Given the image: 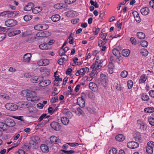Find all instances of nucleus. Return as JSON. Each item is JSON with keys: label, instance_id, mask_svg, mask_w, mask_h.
<instances>
[{"label": "nucleus", "instance_id": "nucleus-1", "mask_svg": "<svg viewBox=\"0 0 154 154\" xmlns=\"http://www.w3.org/2000/svg\"><path fill=\"white\" fill-rule=\"evenodd\" d=\"M26 97L28 101H35L38 100L35 91H28L26 92Z\"/></svg>", "mask_w": 154, "mask_h": 154}, {"label": "nucleus", "instance_id": "nucleus-2", "mask_svg": "<svg viewBox=\"0 0 154 154\" xmlns=\"http://www.w3.org/2000/svg\"><path fill=\"white\" fill-rule=\"evenodd\" d=\"M101 78L100 82L104 87H105L108 82L107 76L104 74H101L100 75Z\"/></svg>", "mask_w": 154, "mask_h": 154}, {"label": "nucleus", "instance_id": "nucleus-3", "mask_svg": "<svg viewBox=\"0 0 154 154\" xmlns=\"http://www.w3.org/2000/svg\"><path fill=\"white\" fill-rule=\"evenodd\" d=\"M6 108L11 111H15L17 109V106L12 103H8L5 105Z\"/></svg>", "mask_w": 154, "mask_h": 154}, {"label": "nucleus", "instance_id": "nucleus-4", "mask_svg": "<svg viewBox=\"0 0 154 154\" xmlns=\"http://www.w3.org/2000/svg\"><path fill=\"white\" fill-rule=\"evenodd\" d=\"M17 23V21L15 20L8 19L5 22V24L7 27H12L16 25Z\"/></svg>", "mask_w": 154, "mask_h": 154}, {"label": "nucleus", "instance_id": "nucleus-5", "mask_svg": "<svg viewBox=\"0 0 154 154\" xmlns=\"http://www.w3.org/2000/svg\"><path fill=\"white\" fill-rule=\"evenodd\" d=\"M50 126L52 129L56 131H59L61 129V125L57 122L54 121L51 122Z\"/></svg>", "mask_w": 154, "mask_h": 154}, {"label": "nucleus", "instance_id": "nucleus-6", "mask_svg": "<svg viewBox=\"0 0 154 154\" xmlns=\"http://www.w3.org/2000/svg\"><path fill=\"white\" fill-rule=\"evenodd\" d=\"M4 122H5L7 127V126L13 127L15 125V123L14 121L9 118L5 119Z\"/></svg>", "mask_w": 154, "mask_h": 154}, {"label": "nucleus", "instance_id": "nucleus-7", "mask_svg": "<svg viewBox=\"0 0 154 154\" xmlns=\"http://www.w3.org/2000/svg\"><path fill=\"white\" fill-rule=\"evenodd\" d=\"M128 147L131 149H135L137 148L139 146V144L138 143L132 141L128 142L127 144Z\"/></svg>", "mask_w": 154, "mask_h": 154}, {"label": "nucleus", "instance_id": "nucleus-8", "mask_svg": "<svg viewBox=\"0 0 154 154\" xmlns=\"http://www.w3.org/2000/svg\"><path fill=\"white\" fill-rule=\"evenodd\" d=\"M137 128L139 129H140L143 130H145L147 126L145 125L143 122L140 120H138L137 121Z\"/></svg>", "mask_w": 154, "mask_h": 154}, {"label": "nucleus", "instance_id": "nucleus-9", "mask_svg": "<svg viewBox=\"0 0 154 154\" xmlns=\"http://www.w3.org/2000/svg\"><path fill=\"white\" fill-rule=\"evenodd\" d=\"M43 80V77L42 76H36L30 79L31 81L33 83L39 82Z\"/></svg>", "mask_w": 154, "mask_h": 154}, {"label": "nucleus", "instance_id": "nucleus-10", "mask_svg": "<svg viewBox=\"0 0 154 154\" xmlns=\"http://www.w3.org/2000/svg\"><path fill=\"white\" fill-rule=\"evenodd\" d=\"M85 95L84 93H82V96L81 97H79L77 99V102L79 106L81 107H83L85 105V101L84 99L83 98V95Z\"/></svg>", "mask_w": 154, "mask_h": 154}, {"label": "nucleus", "instance_id": "nucleus-11", "mask_svg": "<svg viewBox=\"0 0 154 154\" xmlns=\"http://www.w3.org/2000/svg\"><path fill=\"white\" fill-rule=\"evenodd\" d=\"M51 143L57 144L61 142V140L59 138L54 136H51L50 138Z\"/></svg>", "mask_w": 154, "mask_h": 154}, {"label": "nucleus", "instance_id": "nucleus-12", "mask_svg": "<svg viewBox=\"0 0 154 154\" xmlns=\"http://www.w3.org/2000/svg\"><path fill=\"white\" fill-rule=\"evenodd\" d=\"M89 88L93 91H96L98 89L97 85L95 83L91 82L89 85Z\"/></svg>", "mask_w": 154, "mask_h": 154}, {"label": "nucleus", "instance_id": "nucleus-13", "mask_svg": "<svg viewBox=\"0 0 154 154\" xmlns=\"http://www.w3.org/2000/svg\"><path fill=\"white\" fill-rule=\"evenodd\" d=\"M48 32L46 31L39 32L36 34V37H45L49 36Z\"/></svg>", "mask_w": 154, "mask_h": 154}, {"label": "nucleus", "instance_id": "nucleus-14", "mask_svg": "<svg viewBox=\"0 0 154 154\" xmlns=\"http://www.w3.org/2000/svg\"><path fill=\"white\" fill-rule=\"evenodd\" d=\"M31 54L30 53H27L24 54L23 57V61L24 62H28L31 58Z\"/></svg>", "mask_w": 154, "mask_h": 154}, {"label": "nucleus", "instance_id": "nucleus-15", "mask_svg": "<svg viewBox=\"0 0 154 154\" xmlns=\"http://www.w3.org/2000/svg\"><path fill=\"white\" fill-rule=\"evenodd\" d=\"M34 7V4L32 2L28 3L25 6L24 8V10L26 11H29L32 9Z\"/></svg>", "mask_w": 154, "mask_h": 154}, {"label": "nucleus", "instance_id": "nucleus-16", "mask_svg": "<svg viewBox=\"0 0 154 154\" xmlns=\"http://www.w3.org/2000/svg\"><path fill=\"white\" fill-rule=\"evenodd\" d=\"M132 14L134 15L136 21L138 23L140 22L141 19L139 16V13L136 11H134L133 12Z\"/></svg>", "mask_w": 154, "mask_h": 154}, {"label": "nucleus", "instance_id": "nucleus-17", "mask_svg": "<svg viewBox=\"0 0 154 154\" xmlns=\"http://www.w3.org/2000/svg\"><path fill=\"white\" fill-rule=\"evenodd\" d=\"M149 12V8L147 7H145L142 8L140 10L141 13L144 15H146L148 14Z\"/></svg>", "mask_w": 154, "mask_h": 154}, {"label": "nucleus", "instance_id": "nucleus-18", "mask_svg": "<svg viewBox=\"0 0 154 154\" xmlns=\"http://www.w3.org/2000/svg\"><path fill=\"white\" fill-rule=\"evenodd\" d=\"M40 149L44 153H46L49 151L48 146L45 144H42L40 146Z\"/></svg>", "mask_w": 154, "mask_h": 154}, {"label": "nucleus", "instance_id": "nucleus-19", "mask_svg": "<svg viewBox=\"0 0 154 154\" xmlns=\"http://www.w3.org/2000/svg\"><path fill=\"white\" fill-rule=\"evenodd\" d=\"M134 138L136 141L140 142L142 140L140 134L139 132L136 133L134 135Z\"/></svg>", "mask_w": 154, "mask_h": 154}, {"label": "nucleus", "instance_id": "nucleus-20", "mask_svg": "<svg viewBox=\"0 0 154 154\" xmlns=\"http://www.w3.org/2000/svg\"><path fill=\"white\" fill-rule=\"evenodd\" d=\"M51 20L54 22L58 21L60 19V16L58 14H55L51 17Z\"/></svg>", "mask_w": 154, "mask_h": 154}, {"label": "nucleus", "instance_id": "nucleus-21", "mask_svg": "<svg viewBox=\"0 0 154 154\" xmlns=\"http://www.w3.org/2000/svg\"><path fill=\"white\" fill-rule=\"evenodd\" d=\"M147 77L146 75H143L140 77L139 80V83L140 84H142L145 83L146 79Z\"/></svg>", "mask_w": 154, "mask_h": 154}, {"label": "nucleus", "instance_id": "nucleus-22", "mask_svg": "<svg viewBox=\"0 0 154 154\" xmlns=\"http://www.w3.org/2000/svg\"><path fill=\"white\" fill-rule=\"evenodd\" d=\"M37 37L36 36L29 37L27 38L26 41L29 43L33 42L36 40H38Z\"/></svg>", "mask_w": 154, "mask_h": 154}, {"label": "nucleus", "instance_id": "nucleus-23", "mask_svg": "<svg viewBox=\"0 0 154 154\" xmlns=\"http://www.w3.org/2000/svg\"><path fill=\"white\" fill-rule=\"evenodd\" d=\"M69 50L68 47H66L63 49H60L59 55L60 56L65 55V54Z\"/></svg>", "mask_w": 154, "mask_h": 154}, {"label": "nucleus", "instance_id": "nucleus-24", "mask_svg": "<svg viewBox=\"0 0 154 154\" xmlns=\"http://www.w3.org/2000/svg\"><path fill=\"white\" fill-rule=\"evenodd\" d=\"M31 140L38 143L40 142V139L38 136H34L31 138Z\"/></svg>", "mask_w": 154, "mask_h": 154}, {"label": "nucleus", "instance_id": "nucleus-25", "mask_svg": "<svg viewBox=\"0 0 154 154\" xmlns=\"http://www.w3.org/2000/svg\"><path fill=\"white\" fill-rule=\"evenodd\" d=\"M116 140L119 141H122L125 139L124 136L122 134L117 135L116 137Z\"/></svg>", "mask_w": 154, "mask_h": 154}, {"label": "nucleus", "instance_id": "nucleus-26", "mask_svg": "<svg viewBox=\"0 0 154 154\" xmlns=\"http://www.w3.org/2000/svg\"><path fill=\"white\" fill-rule=\"evenodd\" d=\"M30 105V104L28 102H23L20 107L22 108H28Z\"/></svg>", "mask_w": 154, "mask_h": 154}, {"label": "nucleus", "instance_id": "nucleus-27", "mask_svg": "<svg viewBox=\"0 0 154 154\" xmlns=\"http://www.w3.org/2000/svg\"><path fill=\"white\" fill-rule=\"evenodd\" d=\"M29 143V145H30V146L31 148H32L33 149H35L38 148V143H36L35 142L32 141L31 140H30V141Z\"/></svg>", "mask_w": 154, "mask_h": 154}, {"label": "nucleus", "instance_id": "nucleus-28", "mask_svg": "<svg viewBox=\"0 0 154 154\" xmlns=\"http://www.w3.org/2000/svg\"><path fill=\"white\" fill-rule=\"evenodd\" d=\"M42 8L40 7H36L32 9V11L34 14H37L41 11Z\"/></svg>", "mask_w": 154, "mask_h": 154}, {"label": "nucleus", "instance_id": "nucleus-29", "mask_svg": "<svg viewBox=\"0 0 154 154\" xmlns=\"http://www.w3.org/2000/svg\"><path fill=\"white\" fill-rule=\"evenodd\" d=\"M130 53V51L128 49H125L122 51V55L124 57H128Z\"/></svg>", "mask_w": 154, "mask_h": 154}, {"label": "nucleus", "instance_id": "nucleus-30", "mask_svg": "<svg viewBox=\"0 0 154 154\" xmlns=\"http://www.w3.org/2000/svg\"><path fill=\"white\" fill-rule=\"evenodd\" d=\"M62 123L64 125H66L69 123V119L66 117H62L61 119Z\"/></svg>", "mask_w": 154, "mask_h": 154}, {"label": "nucleus", "instance_id": "nucleus-31", "mask_svg": "<svg viewBox=\"0 0 154 154\" xmlns=\"http://www.w3.org/2000/svg\"><path fill=\"white\" fill-rule=\"evenodd\" d=\"M113 54L116 56L118 57L120 54L119 51L116 48H114L112 50Z\"/></svg>", "mask_w": 154, "mask_h": 154}, {"label": "nucleus", "instance_id": "nucleus-32", "mask_svg": "<svg viewBox=\"0 0 154 154\" xmlns=\"http://www.w3.org/2000/svg\"><path fill=\"white\" fill-rule=\"evenodd\" d=\"M137 37L140 39H143L145 37V34L141 32H137Z\"/></svg>", "mask_w": 154, "mask_h": 154}, {"label": "nucleus", "instance_id": "nucleus-33", "mask_svg": "<svg viewBox=\"0 0 154 154\" xmlns=\"http://www.w3.org/2000/svg\"><path fill=\"white\" fill-rule=\"evenodd\" d=\"M48 45L47 44H42L39 46V48L42 50H46L48 49Z\"/></svg>", "mask_w": 154, "mask_h": 154}, {"label": "nucleus", "instance_id": "nucleus-34", "mask_svg": "<svg viewBox=\"0 0 154 154\" xmlns=\"http://www.w3.org/2000/svg\"><path fill=\"white\" fill-rule=\"evenodd\" d=\"M75 112L76 114L78 116H80L81 115H83V112L82 110L80 108H78L75 110Z\"/></svg>", "mask_w": 154, "mask_h": 154}, {"label": "nucleus", "instance_id": "nucleus-35", "mask_svg": "<svg viewBox=\"0 0 154 154\" xmlns=\"http://www.w3.org/2000/svg\"><path fill=\"white\" fill-rule=\"evenodd\" d=\"M145 112L147 113H152L154 112V107H148L144 109Z\"/></svg>", "mask_w": 154, "mask_h": 154}, {"label": "nucleus", "instance_id": "nucleus-36", "mask_svg": "<svg viewBox=\"0 0 154 154\" xmlns=\"http://www.w3.org/2000/svg\"><path fill=\"white\" fill-rule=\"evenodd\" d=\"M140 53L143 56H146L148 55L149 52L146 49L143 48L141 50Z\"/></svg>", "mask_w": 154, "mask_h": 154}, {"label": "nucleus", "instance_id": "nucleus-37", "mask_svg": "<svg viewBox=\"0 0 154 154\" xmlns=\"http://www.w3.org/2000/svg\"><path fill=\"white\" fill-rule=\"evenodd\" d=\"M146 151L148 154H152L153 152V149L151 147L147 146L146 148Z\"/></svg>", "mask_w": 154, "mask_h": 154}, {"label": "nucleus", "instance_id": "nucleus-38", "mask_svg": "<svg viewBox=\"0 0 154 154\" xmlns=\"http://www.w3.org/2000/svg\"><path fill=\"white\" fill-rule=\"evenodd\" d=\"M141 98L144 101H147L149 100V96L146 94H143L141 96Z\"/></svg>", "mask_w": 154, "mask_h": 154}, {"label": "nucleus", "instance_id": "nucleus-39", "mask_svg": "<svg viewBox=\"0 0 154 154\" xmlns=\"http://www.w3.org/2000/svg\"><path fill=\"white\" fill-rule=\"evenodd\" d=\"M32 16L30 15H27L24 16L23 17V19L26 21H28L31 19Z\"/></svg>", "mask_w": 154, "mask_h": 154}, {"label": "nucleus", "instance_id": "nucleus-40", "mask_svg": "<svg viewBox=\"0 0 154 154\" xmlns=\"http://www.w3.org/2000/svg\"><path fill=\"white\" fill-rule=\"evenodd\" d=\"M128 75V72L127 71L124 70L122 71L121 73V76L123 78H126Z\"/></svg>", "mask_w": 154, "mask_h": 154}, {"label": "nucleus", "instance_id": "nucleus-41", "mask_svg": "<svg viewBox=\"0 0 154 154\" xmlns=\"http://www.w3.org/2000/svg\"><path fill=\"white\" fill-rule=\"evenodd\" d=\"M133 82L132 80H129L127 82V85L128 89H131L133 86Z\"/></svg>", "mask_w": 154, "mask_h": 154}, {"label": "nucleus", "instance_id": "nucleus-42", "mask_svg": "<svg viewBox=\"0 0 154 154\" xmlns=\"http://www.w3.org/2000/svg\"><path fill=\"white\" fill-rule=\"evenodd\" d=\"M23 148L26 150H29L31 148L30 145H29V144L28 143H25L23 146Z\"/></svg>", "mask_w": 154, "mask_h": 154}, {"label": "nucleus", "instance_id": "nucleus-43", "mask_svg": "<svg viewBox=\"0 0 154 154\" xmlns=\"http://www.w3.org/2000/svg\"><path fill=\"white\" fill-rule=\"evenodd\" d=\"M140 44L143 47H146L148 45V43L145 40H143L140 43Z\"/></svg>", "mask_w": 154, "mask_h": 154}, {"label": "nucleus", "instance_id": "nucleus-44", "mask_svg": "<svg viewBox=\"0 0 154 154\" xmlns=\"http://www.w3.org/2000/svg\"><path fill=\"white\" fill-rule=\"evenodd\" d=\"M117 151L115 148H113L109 151V154H116Z\"/></svg>", "mask_w": 154, "mask_h": 154}, {"label": "nucleus", "instance_id": "nucleus-45", "mask_svg": "<svg viewBox=\"0 0 154 154\" xmlns=\"http://www.w3.org/2000/svg\"><path fill=\"white\" fill-rule=\"evenodd\" d=\"M0 96L2 98H5L6 99L8 100L10 98V97L8 95H7L3 93H0Z\"/></svg>", "mask_w": 154, "mask_h": 154}, {"label": "nucleus", "instance_id": "nucleus-46", "mask_svg": "<svg viewBox=\"0 0 154 154\" xmlns=\"http://www.w3.org/2000/svg\"><path fill=\"white\" fill-rule=\"evenodd\" d=\"M0 128L2 129L3 130H5L7 129V127L5 124V122H0Z\"/></svg>", "mask_w": 154, "mask_h": 154}, {"label": "nucleus", "instance_id": "nucleus-47", "mask_svg": "<svg viewBox=\"0 0 154 154\" xmlns=\"http://www.w3.org/2000/svg\"><path fill=\"white\" fill-rule=\"evenodd\" d=\"M34 29L37 30H42V24H38L35 26Z\"/></svg>", "mask_w": 154, "mask_h": 154}, {"label": "nucleus", "instance_id": "nucleus-48", "mask_svg": "<svg viewBox=\"0 0 154 154\" xmlns=\"http://www.w3.org/2000/svg\"><path fill=\"white\" fill-rule=\"evenodd\" d=\"M6 37V34L4 33H0V42L2 41L5 39Z\"/></svg>", "mask_w": 154, "mask_h": 154}, {"label": "nucleus", "instance_id": "nucleus-49", "mask_svg": "<svg viewBox=\"0 0 154 154\" xmlns=\"http://www.w3.org/2000/svg\"><path fill=\"white\" fill-rule=\"evenodd\" d=\"M149 123L152 126H154V118L150 117L148 119Z\"/></svg>", "mask_w": 154, "mask_h": 154}, {"label": "nucleus", "instance_id": "nucleus-50", "mask_svg": "<svg viewBox=\"0 0 154 154\" xmlns=\"http://www.w3.org/2000/svg\"><path fill=\"white\" fill-rule=\"evenodd\" d=\"M48 25L46 24H42V30H44L48 29Z\"/></svg>", "mask_w": 154, "mask_h": 154}, {"label": "nucleus", "instance_id": "nucleus-51", "mask_svg": "<svg viewBox=\"0 0 154 154\" xmlns=\"http://www.w3.org/2000/svg\"><path fill=\"white\" fill-rule=\"evenodd\" d=\"M100 30V28L97 27L96 28V27H94L92 29L93 32H95V35H97L98 32H99Z\"/></svg>", "mask_w": 154, "mask_h": 154}, {"label": "nucleus", "instance_id": "nucleus-52", "mask_svg": "<svg viewBox=\"0 0 154 154\" xmlns=\"http://www.w3.org/2000/svg\"><path fill=\"white\" fill-rule=\"evenodd\" d=\"M42 62L43 63V66H45L48 65L49 64V61L47 59H42Z\"/></svg>", "mask_w": 154, "mask_h": 154}, {"label": "nucleus", "instance_id": "nucleus-53", "mask_svg": "<svg viewBox=\"0 0 154 154\" xmlns=\"http://www.w3.org/2000/svg\"><path fill=\"white\" fill-rule=\"evenodd\" d=\"M91 4L92 5L94 6L95 8H98L99 5L97 4V2H94L92 0H91L90 2Z\"/></svg>", "mask_w": 154, "mask_h": 154}, {"label": "nucleus", "instance_id": "nucleus-54", "mask_svg": "<svg viewBox=\"0 0 154 154\" xmlns=\"http://www.w3.org/2000/svg\"><path fill=\"white\" fill-rule=\"evenodd\" d=\"M8 11H4L0 13V16H6L8 17Z\"/></svg>", "mask_w": 154, "mask_h": 154}, {"label": "nucleus", "instance_id": "nucleus-55", "mask_svg": "<svg viewBox=\"0 0 154 154\" xmlns=\"http://www.w3.org/2000/svg\"><path fill=\"white\" fill-rule=\"evenodd\" d=\"M62 151L63 152H64L65 153V154H71L74 152H75V151L71 150L69 151H67L64 150H62Z\"/></svg>", "mask_w": 154, "mask_h": 154}, {"label": "nucleus", "instance_id": "nucleus-56", "mask_svg": "<svg viewBox=\"0 0 154 154\" xmlns=\"http://www.w3.org/2000/svg\"><path fill=\"white\" fill-rule=\"evenodd\" d=\"M14 118L16 119H18L23 122L24 121L23 117L21 116H15Z\"/></svg>", "mask_w": 154, "mask_h": 154}, {"label": "nucleus", "instance_id": "nucleus-57", "mask_svg": "<svg viewBox=\"0 0 154 154\" xmlns=\"http://www.w3.org/2000/svg\"><path fill=\"white\" fill-rule=\"evenodd\" d=\"M67 144L70 146L72 147L77 146L79 145V144L77 143H67Z\"/></svg>", "mask_w": 154, "mask_h": 154}, {"label": "nucleus", "instance_id": "nucleus-58", "mask_svg": "<svg viewBox=\"0 0 154 154\" xmlns=\"http://www.w3.org/2000/svg\"><path fill=\"white\" fill-rule=\"evenodd\" d=\"M76 0H65V2L68 4H70L75 2Z\"/></svg>", "mask_w": 154, "mask_h": 154}, {"label": "nucleus", "instance_id": "nucleus-59", "mask_svg": "<svg viewBox=\"0 0 154 154\" xmlns=\"http://www.w3.org/2000/svg\"><path fill=\"white\" fill-rule=\"evenodd\" d=\"M58 97H55L52 98L51 100V102L52 103H54L58 101Z\"/></svg>", "mask_w": 154, "mask_h": 154}, {"label": "nucleus", "instance_id": "nucleus-60", "mask_svg": "<svg viewBox=\"0 0 154 154\" xmlns=\"http://www.w3.org/2000/svg\"><path fill=\"white\" fill-rule=\"evenodd\" d=\"M130 40L132 44L133 45H136V40L134 38L131 37L130 38Z\"/></svg>", "mask_w": 154, "mask_h": 154}, {"label": "nucleus", "instance_id": "nucleus-61", "mask_svg": "<svg viewBox=\"0 0 154 154\" xmlns=\"http://www.w3.org/2000/svg\"><path fill=\"white\" fill-rule=\"evenodd\" d=\"M16 154H25V151L22 149H19L15 152Z\"/></svg>", "mask_w": 154, "mask_h": 154}, {"label": "nucleus", "instance_id": "nucleus-62", "mask_svg": "<svg viewBox=\"0 0 154 154\" xmlns=\"http://www.w3.org/2000/svg\"><path fill=\"white\" fill-rule=\"evenodd\" d=\"M147 145L148 146L151 147L153 148L154 147V142L152 141L149 142L147 143Z\"/></svg>", "mask_w": 154, "mask_h": 154}, {"label": "nucleus", "instance_id": "nucleus-63", "mask_svg": "<svg viewBox=\"0 0 154 154\" xmlns=\"http://www.w3.org/2000/svg\"><path fill=\"white\" fill-rule=\"evenodd\" d=\"M79 20V19L77 18L73 19L71 20V23L73 24H75L78 22Z\"/></svg>", "mask_w": 154, "mask_h": 154}, {"label": "nucleus", "instance_id": "nucleus-64", "mask_svg": "<svg viewBox=\"0 0 154 154\" xmlns=\"http://www.w3.org/2000/svg\"><path fill=\"white\" fill-rule=\"evenodd\" d=\"M149 95L152 97L154 98V90H151L149 91Z\"/></svg>", "mask_w": 154, "mask_h": 154}]
</instances>
